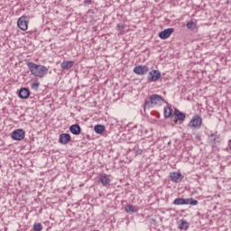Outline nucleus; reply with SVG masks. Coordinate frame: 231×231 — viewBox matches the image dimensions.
<instances>
[{
    "label": "nucleus",
    "mask_w": 231,
    "mask_h": 231,
    "mask_svg": "<svg viewBox=\"0 0 231 231\" xmlns=\"http://www.w3.org/2000/svg\"><path fill=\"white\" fill-rule=\"evenodd\" d=\"M26 66L30 70L31 74H32L33 77H36L37 79H44V77L48 75L49 69L44 65L28 61L26 63Z\"/></svg>",
    "instance_id": "f257e3e1"
},
{
    "label": "nucleus",
    "mask_w": 231,
    "mask_h": 231,
    "mask_svg": "<svg viewBox=\"0 0 231 231\" xmlns=\"http://www.w3.org/2000/svg\"><path fill=\"white\" fill-rule=\"evenodd\" d=\"M162 102H163V97L152 94L149 97V99L144 101V109H151L152 106H157V104H162Z\"/></svg>",
    "instance_id": "f03ea898"
},
{
    "label": "nucleus",
    "mask_w": 231,
    "mask_h": 231,
    "mask_svg": "<svg viewBox=\"0 0 231 231\" xmlns=\"http://www.w3.org/2000/svg\"><path fill=\"white\" fill-rule=\"evenodd\" d=\"M173 205H198V200L190 198V199H183V198H177L173 201Z\"/></svg>",
    "instance_id": "7ed1b4c3"
},
{
    "label": "nucleus",
    "mask_w": 231,
    "mask_h": 231,
    "mask_svg": "<svg viewBox=\"0 0 231 231\" xmlns=\"http://www.w3.org/2000/svg\"><path fill=\"white\" fill-rule=\"evenodd\" d=\"M17 26L22 32H26L28 30V17L26 15L20 17L17 21Z\"/></svg>",
    "instance_id": "20e7f679"
},
{
    "label": "nucleus",
    "mask_w": 231,
    "mask_h": 231,
    "mask_svg": "<svg viewBox=\"0 0 231 231\" xmlns=\"http://www.w3.org/2000/svg\"><path fill=\"white\" fill-rule=\"evenodd\" d=\"M173 116H175V120L172 125H176V124H178V120L180 122H183L185 121V118H187V116H185V113L180 111V109L178 108H174Z\"/></svg>",
    "instance_id": "39448f33"
},
{
    "label": "nucleus",
    "mask_w": 231,
    "mask_h": 231,
    "mask_svg": "<svg viewBox=\"0 0 231 231\" xmlns=\"http://www.w3.org/2000/svg\"><path fill=\"white\" fill-rule=\"evenodd\" d=\"M25 135H26V132H24V130L23 129H17L12 133L13 140H16L18 142H21V140H24Z\"/></svg>",
    "instance_id": "423d86ee"
},
{
    "label": "nucleus",
    "mask_w": 231,
    "mask_h": 231,
    "mask_svg": "<svg viewBox=\"0 0 231 231\" xmlns=\"http://www.w3.org/2000/svg\"><path fill=\"white\" fill-rule=\"evenodd\" d=\"M149 82H157L159 79H162V72L159 70L153 69L149 72L147 77Z\"/></svg>",
    "instance_id": "0eeeda50"
},
{
    "label": "nucleus",
    "mask_w": 231,
    "mask_h": 231,
    "mask_svg": "<svg viewBox=\"0 0 231 231\" xmlns=\"http://www.w3.org/2000/svg\"><path fill=\"white\" fill-rule=\"evenodd\" d=\"M203 122V119L201 116L195 115L193 116L192 119L190 120L189 126V127H201V124Z\"/></svg>",
    "instance_id": "6e6552de"
},
{
    "label": "nucleus",
    "mask_w": 231,
    "mask_h": 231,
    "mask_svg": "<svg viewBox=\"0 0 231 231\" xmlns=\"http://www.w3.org/2000/svg\"><path fill=\"white\" fill-rule=\"evenodd\" d=\"M149 72V67L145 65H139L134 68V73L135 75H145Z\"/></svg>",
    "instance_id": "1a4fd4ad"
},
{
    "label": "nucleus",
    "mask_w": 231,
    "mask_h": 231,
    "mask_svg": "<svg viewBox=\"0 0 231 231\" xmlns=\"http://www.w3.org/2000/svg\"><path fill=\"white\" fill-rule=\"evenodd\" d=\"M172 33H174V28L164 29L163 31L159 32V37L162 40L169 39V37H171Z\"/></svg>",
    "instance_id": "9d476101"
},
{
    "label": "nucleus",
    "mask_w": 231,
    "mask_h": 231,
    "mask_svg": "<svg viewBox=\"0 0 231 231\" xmlns=\"http://www.w3.org/2000/svg\"><path fill=\"white\" fill-rule=\"evenodd\" d=\"M71 142V135L69 134H60L59 143L62 145H68Z\"/></svg>",
    "instance_id": "9b49d317"
},
{
    "label": "nucleus",
    "mask_w": 231,
    "mask_h": 231,
    "mask_svg": "<svg viewBox=\"0 0 231 231\" xmlns=\"http://www.w3.org/2000/svg\"><path fill=\"white\" fill-rule=\"evenodd\" d=\"M99 182L102 183L103 187H109L111 185V179H109L107 174L103 173L100 175Z\"/></svg>",
    "instance_id": "f8f14e48"
},
{
    "label": "nucleus",
    "mask_w": 231,
    "mask_h": 231,
    "mask_svg": "<svg viewBox=\"0 0 231 231\" xmlns=\"http://www.w3.org/2000/svg\"><path fill=\"white\" fill-rule=\"evenodd\" d=\"M69 131L72 133V134L79 136V134L82 133V128H80L79 125L76 124L69 126Z\"/></svg>",
    "instance_id": "ddd939ff"
},
{
    "label": "nucleus",
    "mask_w": 231,
    "mask_h": 231,
    "mask_svg": "<svg viewBox=\"0 0 231 231\" xmlns=\"http://www.w3.org/2000/svg\"><path fill=\"white\" fill-rule=\"evenodd\" d=\"M208 141L210 145H212V147H216V143H219V135L216 134H211L208 136Z\"/></svg>",
    "instance_id": "4468645a"
},
{
    "label": "nucleus",
    "mask_w": 231,
    "mask_h": 231,
    "mask_svg": "<svg viewBox=\"0 0 231 231\" xmlns=\"http://www.w3.org/2000/svg\"><path fill=\"white\" fill-rule=\"evenodd\" d=\"M74 64L75 62L71 60H64L61 62L60 66L64 71H68V69H71V68H73Z\"/></svg>",
    "instance_id": "2eb2a0df"
},
{
    "label": "nucleus",
    "mask_w": 231,
    "mask_h": 231,
    "mask_svg": "<svg viewBox=\"0 0 231 231\" xmlns=\"http://www.w3.org/2000/svg\"><path fill=\"white\" fill-rule=\"evenodd\" d=\"M18 97L23 99H26L30 97V89L26 88H23L19 90Z\"/></svg>",
    "instance_id": "dca6fc26"
},
{
    "label": "nucleus",
    "mask_w": 231,
    "mask_h": 231,
    "mask_svg": "<svg viewBox=\"0 0 231 231\" xmlns=\"http://www.w3.org/2000/svg\"><path fill=\"white\" fill-rule=\"evenodd\" d=\"M170 179L174 181V183H180V181L182 180V177L180 172H171L170 173Z\"/></svg>",
    "instance_id": "f3484780"
},
{
    "label": "nucleus",
    "mask_w": 231,
    "mask_h": 231,
    "mask_svg": "<svg viewBox=\"0 0 231 231\" xmlns=\"http://www.w3.org/2000/svg\"><path fill=\"white\" fill-rule=\"evenodd\" d=\"M164 118H172V108L165 106L163 110Z\"/></svg>",
    "instance_id": "a211bd4d"
},
{
    "label": "nucleus",
    "mask_w": 231,
    "mask_h": 231,
    "mask_svg": "<svg viewBox=\"0 0 231 231\" xmlns=\"http://www.w3.org/2000/svg\"><path fill=\"white\" fill-rule=\"evenodd\" d=\"M94 131L97 134H102L106 131V127L103 125H96L94 126Z\"/></svg>",
    "instance_id": "6ab92c4d"
},
{
    "label": "nucleus",
    "mask_w": 231,
    "mask_h": 231,
    "mask_svg": "<svg viewBox=\"0 0 231 231\" xmlns=\"http://www.w3.org/2000/svg\"><path fill=\"white\" fill-rule=\"evenodd\" d=\"M125 212H126L127 214H129V213H131V212H138V207L133 206V205L129 204V205H127V206L125 207Z\"/></svg>",
    "instance_id": "aec40b11"
},
{
    "label": "nucleus",
    "mask_w": 231,
    "mask_h": 231,
    "mask_svg": "<svg viewBox=\"0 0 231 231\" xmlns=\"http://www.w3.org/2000/svg\"><path fill=\"white\" fill-rule=\"evenodd\" d=\"M186 27L188 28V30H196L197 24L196 23H194V21H189L186 23Z\"/></svg>",
    "instance_id": "412c9836"
},
{
    "label": "nucleus",
    "mask_w": 231,
    "mask_h": 231,
    "mask_svg": "<svg viewBox=\"0 0 231 231\" xmlns=\"http://www.w3.org/2000/svg\"><path fill=\"white\" fill-rule=\"evenodd\" d=\"M189 226V223L184 220H181L180 224L179 225V228H180V230H187Z\"/></svg>",
    "instance_id": "4be33fe9"
},
{
    "label": "nucleus",
    "mask_w": 231,
    "mask_h": 231,
    "mask_svg": "<svg viewBox=\"0 0 231 231\" xmlns=\"http://www.w3.org/2000/svg\"><path fill=\"white\" fill-rule=\"evenodd\" d=\"M39 86H41V83H39V80L36 79L33 83H32L31 88L32 89L37 91L39 89Z\"/></svg>",
    "instance_id": "5701e85b"
},
{
    "label": "nucleus",
    "mask_w": 231,
    "mask_h": 231,
    "mask_svg": "<svg viewBox=\"0 0 231 231\" xmlns=\"http://www.w3.org/2000/svg\"><path fill=\"white\" fill-rule=\"evenodd\" d=\"M33 230H34V231H41V230H42V224H41V223H35V224L33 225Z\"/></svg>",
    "instance_id": "b1692460"
},
{
    "label": "nucleus",
    "mask_w": 231,
    "mask_h": 231,
    "mask_svg": "<svg viewBox=\"0 0 231 231\" xmlns=\"http://www.w3.org/2000/svg\"><path fill=\"white\" fill-rule=\"evenodd\" d=\"M125 28V25L122 24V23H119L117 24L116 26V30L117 32H120V33H122V32H124V29Z\"/></svg>",
    "instance_id": "393cba45"
},
{
    "label": "nucleus",
    "mask_w": 231,
    "mask_h": 231,
    "mask_svg": "<svg viewBox=\"0 0 231 231\" xmlns=\"http://www.w3.org/2000/svg\"><path fill=\"white\" fill-rule=\"evenodd\" d=\"M92 1L91 0H84L85 5H91Z\"/></svg>",
    "instance_id": "a878e982"
}]
</instances>
